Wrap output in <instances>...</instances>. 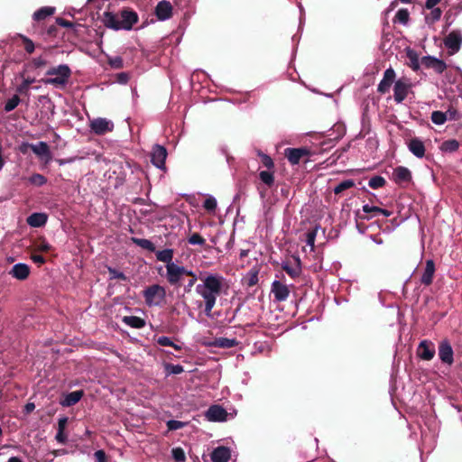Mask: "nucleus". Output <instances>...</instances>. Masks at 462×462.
Instances as JSON below:
<instances>
[{"label": "nucleus", "mask_w": 462, "mask_h": 462, "mask_svg": "<svg viewBox=\"0 0 462 462\" xmlns=\"http://www.w3.org/2000/svg\"><path fill=\"white\" fill-rule=\"evenodd\" d=\"M200 283L197 284L195 288L196 293L202 298L204 301V312L207 316L211 315L217 299L222 293L225 283V277L216 273H206L204 275L199 276Z\"/></svg>", "instance_id": "f257e3e1"}, {"label": "nucleus", "mask_w": 462, "mask_h": 462, "mask_svg": "<svg viewBox=\"0 0 462 462\" xmlns=\"http://www.w3.org/2000/svg\"><path fill=\"white\" fill-rule=\"evenodd\" d=\"M138 21V15L131 10H123L118 14L106 13L105 24L106 27L119 31H129Z\"/></svg>", "instance_id": "f03ea898"}, {"label": "nucleus", "mask_w": 462, "mask_h": 462, "mask_svg": "<svg viewBox=\"0 0 462 462\" xmlns=\"http://www.w3.org/2000/svg\"><path fill=\"white\" fill-rule=\"evenodd\" d=\"M46 75L49 77L42 80L43 84L53 86L59 89H63L69 81L71 69L67 64H60L50 68L46 71Z\"/></svg>", "instance_id": "7ed1b4c3"}, {"label": "nucleus", "mask_w": 462, "mask_h": 462, "mask_svg": "<svg viewBox=\"0 0 462 462\" xmlns=\"http://www.w3.org/2000/svg\"><path fill=\"white\" fill-rule=\"evenodd\" d=\"M143 295L148 306H160L165 300L166 291L162 286L153 284L145 288Z\"/></svg>", "instance_id": "20e7f679"}, {"label": "nucleus", "mask_w": 462, "mask_h": 462, "mask_svg": "<svg viewBox=\"0 0 462 462\" xmlns=\"http://www.w3.org/2000/svg\"><path fill=\"white\" fill-rule=\"evenodd\" d=\"M444 45L449 54L453 55L458 52L462 46V32L458 30L450 32L444 39Z\"/></svg>", "instance_id": "39448f33"}, {"label": "nucleus", "mask_w": 462, "mask_h": 462, "mask_svg": "<svg viewBox=\"0 0 462 462\" xmlns=\"http://www.w3.org/2000/svg\"><path fill=\"white\" fill-rule=\"evenodd\" d=\"M166 279L171 285H177L185 275V267L177 263L166 264Z\"/></svg>", "instance_id": "423d86ee"}, {"label": "nucleus", "mask_w": 462, "mask_h": 462, "mask_svg": "<svg viewBox=\"0 0 462 462\" xmlns=\"http://www.w3.org/2000/svg\"><path fill=\"white\" fill-rule=\"evenodd\" d=\"M89 127L94 134L102 135L113 131L114 124L106 118L98 117L90 122Z\"/></svg>", "instance_id": "0eeeda50"}, {"label": "nucleus", "mask_w": 462, "mask_h": 462, "mask_svg": "<svg viewBox=\"0 0 462 462\" xmlns=\"http://www.w3.org/2000/svg\"><path fill=\"white\" fill-rule=\"evenodd\" d=\"M271 293L273 295L275 301L282 302L288 300L290 296V289L279 280H274L271 284Z\"/></svg>", "instance_id": "6e6552de"}, {"label": "nucleus", "mask_w": 462, "mask_h": 462, "mask_svg": "<svg viewBox=\"0 0 462 462\" xmlns=\"http://www.w3.org/2000/svg\"><path fill=\"white\" fill-rule=\"evenodd\" d=\"M310 151L305 147L300 148H286L284 150V156L287 158L291 165L300 163L303 157L309 156Z\"/></svg>", "instance_id": "1a4fd4ad"}, {"label": "nucleus", "mask_w": 462, "mask_h": 462, "mask_svg": "<svg viewBox=\"0 0 462 462\" xmlns=\"http://www.w3.org/2000/svg\"><path fill=\"white\" fill-rule=\"evenodd\" d=\"M167 158V150L165 147L155 144L151 154L152 163L158 169L165 168V161Z\"/></svg>", "instance_id": "9d476101"}, {"label": "nucleus", "mask_w": 462, "mask_h": 462, "mask_svg": "<svg viewBox=\"0 0 462 462\" xmlns=\"http://www.w3.org/2000/svg\"><path fill=\"white\" fill-rule=\"evenodd\" d=\"M396 73L394 69L390 67L383 72V79L377 86V91L381 94L389 92L390 88L393 82H395Z\"/></svg>", "instance_id": "9b49d317"}, {"label": "nucleus", "mask_w": 462, "mask_h": 462, "mask_svg": "<svg viewBox=\"0 0 462 462\" xmlns=\"http://www.w3.org/2000/svg\"><path fill=\"white\" fill-rule=\"evenodd\" d=\"M439 357L442 363L451 365L454 362V352L448 340H442L439 345Z\"/></svg>", "instance_id": "f8f14e48"}, {"label": "nucleus", "mask_w": 462, "mask_h": 462, "mask_svg": "<svg viewBox=\"0 0 462 462\" xmlns=\"http://www.w3.org/2000/svg\"><path fill=\"white\" fill-rule=\"evenodd\" d=\"M208 421H226L227 419L226 411L220 405H211L205 413Z\"/></svg>", "instance_id": "ddd939ff"}, {"label": "nucleus", "mask_w": 462, "mask_h": 462, "mask_svg": "<svg viewBox=\"0 0 462 462\" xmlns=\"http://www.w3.org/2000/svg\"><path fill=\"white\" fill-rule=\"evenodd\" d=\"M425 3V9L429 11V13H425V22L428 25H431L441 18L442 10L436 6L439 2Z\"/></svg>", "instance_id": "4468645a"}, {"label": "nucleus", "mask_w": 462, "mask_h": 462, "mask_svg": "<svg viewBox=\"0 0 462 462\" xmlns=\"http://www.w3.org/2000/svg\"><path fill=\"white\" fill-rule=\"evenodd\" d=\"M410 84L404 79H398L393 86L394 101L398 104L402 103L408 95Z\"/></svg>", "instance_id": "2eb2a0df"}, {"label": "nucleus", "mask_w": 462, "mask_h": 462, "mask_svg": "<svg viewBox=\"0 0 462 462\" xmlns=\"http://www.w3.org/2000/svg\"><path fill=\"white\" fill-rule=\"evenodd\" d=\"M29 146L32 152L36 154L41 160L44 161L45 162H49L51 160V152L47 143L41 141L35 144H29Z\"/></svg>", "instance_id": "dca6fc26"}, {"label": "nucleus", "mask_w": 462, "mask_h": 462, "mask_svg": "<svg viewBox=\"0 0 462 462\" xmlns=\"http://www.w3.org/2000/svg\"><path fill=\"white\" fill-rule=\"evenodd\" d=\"M210 458L212 462H228L231 459V449L224 446L217 447L211 452Z\"/></svg>", "instance_id": "f3484780"}, {"label": "nucleus", "mask_w": 462, "mask_h": 462, "mask_svg": "<svg viewBox=\"0 0 462 462\" xmlns=\"http://www.w3.org/2000/svg\"><path fill=\"white\" fill-rule=\"evenodd\" d=\"M408 150L415 157L421 159L425 156V145L422 140L418 137L411 138L408 143Z\"/></svg>", "instance_id": "a211bd4d"}, {"label": "nucleus", "mask_w": 462, "mask_h": 462, "mask_svg": "<svg viewBox=\"0 0 462 462\" xmlns=\"http://www.w3.org/2000/svg\"><path fill=\"white\" fill-rule=\"evenodd\" d=\"M9 274L17 280L23 281L29 276L30 268L26 263H18L12 267Z\"/></svg>", "instance_id": "6ab92c4d"}, {"label": "nucleus", "mask_w": 462, "mask_h": 462, "mask_svg": "<svg viewBox=\"0 0 462 462\" xmlns=\"http://www.w3.org/2000/svg\"><path fill=\"white\" fill-rule=\"evenodd\" d=\"M418 355L422 360H431L435 355L434 346L426 340L421 341L418 347Z\"/></svg>", "instance_id": "aec40b11"}, {"label": "nucleus", "mask_w": 462, "mask_h": 462, "mask_svg": "<svg viewBox=\"0 0 462 462\" xmlns=\"http://www.w3.org/2000/svg\"><path fill=\"white\" fill-rule=\"evenodd\" d=\"M172 6L171 2H158L155 8V14L160 21H165L171 16Z\"/></svg>", "instance_id": "412c9836"}, {"label": "nucleus", "mask_w": 462, "mask_h": 462, "mask_svg": "<svg viewBox=\"0 0 462 462\" xmlns=\"http://www.w3.org/2000/svg\"><path fill=\"white\" fill-rule=\"evenodd\" d=\"M435 273V263L434 261L429 259L426 261L425 269L421 275L420 282L422 284L429 286L432 283L433 276Z\"/></svg>", "instance_id": "4be33fe9"}, {"label": "nucleus", "mask_w": 462, "mask_h": 462, "mask_svg": "<svg viewBox=\"0 0 462 462\" xmlns=\"http://www.w3.org/2000/svg\"><path fill=\"white\" fill-rule=\"evenodd\" d=\"M281 265L282 270H284L293 279L300 276L301 273L300 258H296L293 264H290L289 262H282Z\"/></svg>", "instance_id": "5701e85b"}, {"label": "nucleus", "mask_w": 462, "mask_h": 462, "mask_svg": "<svg viewBox=\"0 0 462 462\" xmlns=\"http://www.w3.org/2000/svg\"><path fill=\"white\" fill-rule=\"evenodd\" d=\"M48 220V216L45 213L35 212L27 217V224L32 227H42Z\"/></svg>", "instance_id": "b1692460"}, {"label": "nucleus", "mask_w": 462, "mask_h": 462, "mask_svg": "<svg viewBox=\"0 0 462 462\" xmlns=\"http://www.w3.org/2000/svg\"><path fill=\"white\" fill-rule=\"evenodd\" d=\"M238 345V342L236 338H227V337H217L215 338L212 342L208 344V346L219 347V348H232Z\"/></svg>", "instance_id": "393cba45"}, {"label": "nucleus", "mask_w": 462, "mask_h": 462, "mask_svg": "<svg viewBox=\"0 0 462 462\" xmlns=\"http://www.w3.org/2000/svg\"><path fill=\"white\" fill-rule=\"evenodd\" d=\"M393 177L395 182L402 183L409 181L411 178V173L408 168L399 166L394 169Z\"/></svg>", "instance_id": "a878e982"}, {"label": "nucleus", "mask_w": 462, "mask_h": 462, "mask_svg": "<svg viewBox=\"0 0 462 462\" xmlns=\"http://www.w3.org/2000/svg\"><path fill=\"white\" fill-rule=\"evenodd\" d=\"M83 396L82 391H74L64 396L60 404L64 407H70L80 401Z\"/></svg>", "instance_id": "bb28decb"}, {"label": "nucleus", "mask_w": 462, "mask_h": 462, "mask_svg": "<svg viewBox=\"0 0 462 462\" xmlns=\"http://www.w3.org/2000/svg\"><path fill=\"white\" fill-rule=\"evenodd\" d=\"M156 258L158 261L165 263L166 264L174 263L172 261L174 251L171 248H166L160 251H155Z\"/></svg>", "instance_id": "cd10ccee"}, {"label": "nucleus", "mask_w": 462, "mask_h": 462, "mask_svg": "<svg viewBox=\"0 0 462 462\" xmlns=\"http://www.w3.org/2000/svg\"><path fill=\"white\" fill-rule=\"evenodd\" d=\"M55 12V8L52 6H43L33 13L32 18L35 21H43L46 18L51 16Z\"/></svg>", "instance_id": "c85d7f7f"}, {"label": "nucleus", "mask_w": 462, "mask_h": 462, "mask_svg": "<svg viewBox=\"0 0 462 462\" xmlns=\"http://www.w3.org/2000/svg\"><path fill=\"white\" fill-rule=\"evenodd\" d=\"M122 321L134 328H143L145 326V320L137 316H125Z\"/></svg>", "instance_id": "c756f323"}, {"label": "nucleus", "mask_w": 462, "mask_h": 462, "mask_svg": "<svg viewBox=\"0 0 462 462\" xmlns=\"http://www.w3.org/2000/svg\"><path fill=\"white\" fill-rule=\"evenodd\" d=\"M131 241L142 247L143 249H145L149 252H155V245H153V243L152 241H150L149 239H145V238H138V237H132L131 238Z\"/></svg>", "instance_id": "7c9ffc66"}, {"label": "nucleus", "mask_w": 462, "mask_h": 462, "mask_svg": "<svg viewBox=\"0 0 462 462\" xmlns=\"http://www.w3.org/2000/svg\"><path fill=\"white\" fill-rule=\"evenodd\" d=\"M407 57L410 60L409 66L414 70L417 71L420 69V61L419 57L416 51L412 50H408Z\"/></svg>", "instance_id": "2f4dec72"}, {"label": "nucleus", "mask_w": 462, "mask_h": 462, "mask_svg": "<svg viewBox=\"0 0 462 462\" xmlns=\"http://www.w3.org/2000/svg\"><path fill=\"white\" fill-rule=\"evenodd\" d=\"M318 228H319V226H316L314 229H312L305 234L304 241H305L306 245L310 247L311 250L314 249L315 241H316V237H317V234H318Z\"/></svg>", "instance_id": "473e14b6"}, {"label": "nucleus", "mask_w": 462, "mask_h": 462, "mask_svg": "<svg viewBox=\"0 0 462 462\" xmlns=\"http://www.w3.org/2000/svg\"><path fill=\"white\" fill-rule=\"evenodd\" d=\"M459 147V143L457 140L451 139L445 141L441 144V150L448 152H456Z\"/></svg>", "instance_id": "72a5a7b5"}, {"label": "nucleus", "mask_w": 462, "mask_h": 462, "mask_svg": "<svg viewBox=\"0 0 462 462\" xmlns=\"http://www.w3.org/2000/svg\"><path fill=\"white\" fill-rule=\"evenodd\" d=\"M354 186H355V181L353 180H345L339 182L334 188V192H335V194H339V193L343 192L346 189L353 188Z\"/></svg>", "instance_id": "f704fd0d"}, {"label": "nucleus", "mask_w": 462, "mask_h": 462, "mask_svg": "<svg viewBox=\"0 0 462 462\" xmlns=\"http://www.w3.org/2000/svg\"><path fill=\"white\" fill-rule=\"evenodd\" d=\"M430 118L431 121L437 125H443L448 119L447 114L441 111L432 112Z\"/></svg>", "instance_id": "c9c22d12"}, {"label": "nucleus", "mask_w": 462, "mask_h": 462, "mask_svg": "<svg viewBox=\"0 0 462 462\" xmlns=\"http://www.w3.org/2000/svg\"><path fill=\"white\" fill-rule=\"evenodd\" d=\"M158 345L162 346H171L176 350H180L181 346L175 344L169 337L162 336L157 338Z\"/></svg>", "instance_id": "e433bc0d"}, {"label": "nucleus", "mask_w": 462, "mask_h": 462, "mask_svg": "<svg viewBox=\"0 0 462 462\" xmlns=\"http://www.w3.org/2000/svg\"><path fill=\"white\" fill-rule=\"evenodd\" d=\"M260 180L267 186H272L274 182L273 173L268 171H262L259 173Z\"/></svg>", "instance_id": "4c0bfd02"}, {"label": "nucleus", "mask_w": 462, "mask_h": 462, "mask_svg": "<svg viewBox=\"0 0 462 462\" xmlns=\"http://www.w3.org/2000/svg\"><path fill=\"white\" fill-rule=\"evenodd\" d=\"M384 184H385L384 178L382 176H379V175H375V176L372 177L368 181V185L372 189L382 188L383 186H384Z\"/></svg>", "instance_id": "58836bf2"}, {"label": "nucleus", "mask_w": 462, "mask_h": 462, "mask_svg": "<svg viewBox=\"0 0 462 462\" xmlns=\"http://www.w3.org/2000/svg\"><path fill=\"white\" fill-rule=\"evenodd\" d=\"M21 99L17 95H14L11 98H9L5 105V112L13 111L20 103Z\"/></svg>", "instance_id": "ea45409f"}, {"label": "nucleus", "mask_w": 462, "mask_h": 462, "mask_svg": "<svg viewBox=\"0 0 462 462\" xmlns=\"http://www.w3.org/2000/svg\"><path fill=\"white\" fill-rule=\"evenodd\" d=\"M217 199L211 195H209L203 203L204 208L209 212H214L217 208Z\"/></svg>", "instance_id": "a19ab883"}, {"label": "nucleus", "mask_w": 462, "mask_h": 462, "mask_svg": "<svg viewBox=\"0 0 462 462\" xmlns=\"http://www.w3.org/2000/svg\"><path fill=\"white\" fill-rule=\"evenodd\" d=\"M29 182L40 187L47 182V179L42 174L34 173L29 178Z\"/></svg>", "instance_id": "79ce46f5"}, {"label": "nucleus", "mask_w": 462, "mask_h": 462, "mask_svg": "<svg viewBox=\"0 0 462 462\" xmlns=\"http://www.w3.org/2000/svg\"><path fill=\"white\" fill-rule=\"evenodd\" d=\"M409 12L406 9H400L396 13L395 15V21L402 23V24H407L409 21Z\"/></svg>", "instance_id": "37998d69"}, {"label": "nucleus", "mask_w": 462, "mask_h": 462, "mask_svg": "<svg viewBox=\"0 0 462 462\" xmlns=\"http://www.w3.org/2000/svg\"><path fill=\"white\" fill-rule=\"evenodd\" d=\"M171 455L176 462H184L186 459L185 452L181 448H172Z\"/></svg>", "instance_id": "c03bdc74"}, {"label": "nucleus", "mask_w": 462, "mask_h": 462, "mask_svg": "<svg viewBox=\"0 0 462 462\" xmlns=\"http://www.w3.org/2000/svg\"><path fill=\"white\" fill-rule=\"evenodd\" d=\"M19 36L24 43V50L28 53H32L35 49V45H34L33 42L24 35L20 34Z\"/></svg>", "instance_id": "a18cd8bd"}, {"label": "nucleus", "mask_w": 462, "mask_h": 462, "mask_svg": "<svg viewBox=\"0 0 462 462\" xmlns=\"http://www.w3.org/2000/svg\"><path fill=\"white\" fill-rule=\"evenodd\" d=\"M185 425L186 422L177 420H170L167 421V428L169 430H177L182 429Z\"/></svg>", "instance_id": "49530a36"}, {"label": "nucleus", "mask_w": 462, "mask_h": 462, "mask_svg": "<svg viewBox=\"0 0 462 462\" xmlns=\"http://www.w3.org/2000/svg\"><path fill=\"white\" fill-rule=\"evenodd\" d=\"M189 243L190 245H204L206 243V240L202 236H200L198 233H194L189 237Z\"/></svg>", "instance_id": "de8ad7c7"}, {"label": "nucleus", "mask_w": 462, "mask_h": 462, "mask_svg": "<svg viewBox=\"0 0 462 462\" xmlns=\"http://www.w3.org/2000/svg\"><path fill=\"white\" fill-rule=\"evenodd\" d=\"M166 371L168 374H181L184 371V369L183 366L180 365H167Z\"/></svg>", "instance_id": "09e8293b"}, {"label": "nucleus", "mask_w": 462, "mask_h": 462, "mask_svg": "<svg viewBox=\"0 0 462 462\" xmlns=\"http://www.w3.org/2000/svg\"><path fill=\"white\" fill-rule=\"evenodd\" d=\"M108 273L110 274L111 279H120L123 281H125L127 279L124 273L117 271L115 268L108 267Z\"/></svg>", "instance_id": "8fccbe9b"}, {"label": "nucleus", "mask_w": 462, "mask_h": 462, "mask_svg": "<svg viewBox=\"0 0 462 462\" xmlns=\"http://www.w3.org/2000/svg\"><path fill=\"white\" fill-rule=\"evenodd\" d=\"M258 154L262 158V162L266 168H268V169L273 168V166H274L273 162L269 155L264 154L261 152H259Z\"/></svg>", "instance_id": "3c124183"}, {"label": "nucleus", "mask_w": 462, "mask_h": 462, "mask_svg": "<svg viewBox=\"0 0 462 462\" xmlns=\"http://www.w3.org/2000/svg\"><path fill=\"white\" fill-rule=\"evenodd\" d=\"M363 211L366 214H372V217L374 216H376L378 211H379V208L376 207V206H372V205H369V204H365L363 206Z\"/></svg>", "instance_id": "603ef678"}, {"label": "nucleus", "mask_w": 462, "mask_h": 462, "mask_svg": "<svg viewBox=\"0 0 462 462\" xmlns=\"http://www.w3.org/2000/svg\"><path fill=\"white\" fill-rule=\"evenodd\" d=\"M434 62H435V64L432 65V69H434L435 71L438 73H442L444 71V69H446L445 62L439 59L434 60Z\"/></svg>", "instance_id": "864d4df0"}, {"label": "nucleus", "mask_w": 462, "mask_h": 462, "mask_svg": "<svg viewBox=\"0 0 462 462\" xmlns=\"http://www.w3.org/2000/svg\"><path fill=\"white\" fill-rule=\"evenodd\" d=\"M95 462H107L106 455L104 450L99 449L94 453Z\"/></svg>", "instance_id": "5fc2aeb1"}, {"label": "nucleus", "mask_w": 462, "mask_h": 462, "mask_svg": "<svg viewBox=\"0 0 462 462\" xmlns=\"http://www.w3.org/2000/svg\"><path fill=\"white\" fill-rule=\"evenodd\" d=\"M109 64L115 69H120L123 66V60L121 57H115L109 60Z\"/></svg>", "instance_id": "6e6d98bb"}, {"label": "nucleus", "mask_w": 462, "mask_h": 462, "mask_svg": "<svg viewBox=\"0 0 462 462\" xmlns=\"http://www.w3.org/2000/svg\"><path fill=\"white\" fill-rule=\"evenodd\" d=\"M248 274H249L248 285L249 286L255 285L258 282V272L257 271L250 272Z\"/></svg>", "instance_id": "4d7b16f0"}, {"label": "nucleus", "mask_w": 462, "mask_h": 462, "mask_svg": "<svg viewBox=\"0 0 462 462\" xmlns=\"http://www.w3.org/2000/svg\"><path fill=\"white\" fill-rule=\"evenodd\" d=\"M55 439L60 443V444H65L67 442V436L66 434L64 433L63 430H59L57 431L56 433V436H55Z\"/></svg>", "instance_id": "13d9d810"}, {"label": "nucleus", "mask_w": 462, "mask_h": 462, "mask_svg": "<svg viewBox=\"0 0 462 462\" xmlns=\"http://www.w3.org/2000/svg\"><path fill=\"white\" fill-rule=\"evenodd\" d=\"M434 60H438L437 58L435 57H432V56H427V57H424L423 60H422V63L427 67V68H432V65L435 64L434 62Z\"/></svg>", "instance_id": "bf43d9fd"}, {"label": "nucleus", "mask_w": 462, "mask_h": 462, "mask_svg": "<svg viewBox=\"0 0 462 462\" xmlns=\"http://www.w3.org/2000/svg\"><path fill=\"white\" fill-rule=\"evenodd\" d=\"M129 80V76L125 72H121L117 74V82L119 84H126Z\"/></svg>", "instance_id": "052dcab7"}, {"label": "nucleus", "mask_w": 462, "mask_h": 462, "mask_svg": "<svg viewBox=\"0 0 462 462\" xmlns=\"http://www.w3.org/2000/svg\"><path fill=\"white\" fill-rule=\"evenodd\" d=\"M35 68H41L46 65V60L42 57H37L32 60Z\"/></svg>", "instance_id": "680f3d73"}, {"label": "nucleus", "mask_w": 462, "mask_h": 462, "mask_svg": "<svg viewBox=\"0 0 462 462\" xmlns=\"http://www.w3.org/2000/svg\"><path fill=\"white\" fill-rule=\"evenodd\" d=\"M76 160H77V157H69V158H65V159H58L57 162L59 163V165L62 166L65 164L72 163V162H76Z\"/></svg>", "instance_id": "e2e57ef3"}, {"label": "nucleus", "mask_w": 462, "mask_h": 462, "mask_svg": "<svg viewBox=\"0 0 462 462\" xmlns=\"http://www.w3.org/2000/svg\"><path fill=\"white\" fill-rule=\"evenodd\" d=\"M68 422L67 417H60L58 421V430H65L66 425Z\"/></svg>", "instance_id": "0e129e2a"}, {"label": "nucleus", "mask_w": 462, "mask_h": 462, "mask_svg": "<svg viewBox=\"0 0 462 462\" xmlns=\"http://www.w3.org/2000/svg\"><path fill=\"white\" fill-rule=\"evenodd\" d=\"M57 23H58L59 25H60L62 27H65V28H71V27H73V23L71 22L64 20L62 18H59L57 20Z\"/></svg>", "instance_id": "69168bd1"}, {"label": "nucleus", "mask_w": 462, "mask_h": 462, "mask_svg": "<svg viewBox=\"0 0 462 462\" xmlns=\"http://www.w3.org/2000/svg\"><path fill=\"white\" fill-rule=\"evenodd\" d=\"M198 280V277H195V278H191L188 283L186 284L184 290L185 291L189 292L190 291L191 288L194 286L195 282H197Z\"/></svg>", "instance_id": "338daca9"}, {"label": "nucleus", "mask_w": 462, "mask_h": 462, "mask_svg": "<svg viewBox=\"0 0 462 462\" xmlns=\"http://www.w3.org/2000/svg\"><path fill=\"white\" fill-rule=\"evenodd\" d=\"M32 260L36 263H39V264H42L45 262V259L42 255L41 254H33L32 255Z\"/></svg>", "instance_id": "774afa93"}]
</instances>
